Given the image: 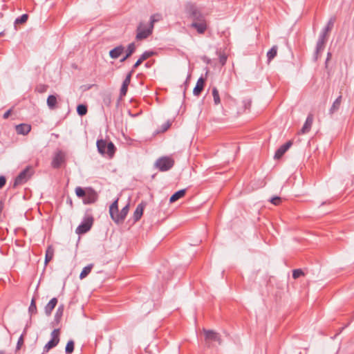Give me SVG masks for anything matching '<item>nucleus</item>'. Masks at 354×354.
<instances>
[{
    "label": "nucleus",
    "instance_id": "f257e3e1",
    "mask_svg": "<svg viewBox=\"0 0 354 354\" xmlns=\"http://www.w3.org/2000/svg\"><path fill=\"white\" fill-rule=\"evenodd\" d=\"M129 210V204H127L119 212L118 198H117L109 207V214L111 218L116 223H122L126 218Z\"/></svg>",
    "mask_w": 354,
    "mask_h": 354
},
{
    "label": "nucleus",
    "instance_id": "f03ea898",
    "mask_svg": "<svg viewBox=\"0 0 354 354\" xmlns=\"http://www.w3.org/2000/svg\"><path fill=\"white\" fill-rule=\"evenodd\" d=\"M98 151L102 155H106L112 158L115 153V147L112 142H107L106 140H100L97 142Z\"/></svg>",
    "mask_w": 354,
    "mask_h": 354
},
{
    "label": "nucleus",
    "instance_id": "7ed1b4c3",
    "mask_svg": "<svg viewBox=\"0 0 354 354\" xmlns=\"http://www.w3.org/2000/svg\"><path fill=\"white\" fill-rule=\"evenodd\" d=\"M186 11L193 21L205 20L201 9L194 3H188L186 6Z\"/></svg>",
    "mask_w": 354,
    "mask_h": 354
},
{
    "label": "nucleus",
    "instance_id": "20e7f679",
    "mask_svg": "<svg viewBox=\"0 0 354 354\" xmlns=\"http://www.w3.org/2000/svg\"><path fill=\"white\" fill-rule=\"evenodd\" d=\"M153 28L152 25L147 26L145 24L140 23L137 28L136 39L142 40L148 37L151 34Z\"/></svg>",
    "mask_w": 354,
    "mask_h": 354
},
{
    "label": "nucleus",
    "instance_id": "39448f33",
    "mask_svg": "<svg viewBox=\"0 0 354 354\" xmlns=\"http://www.w3.org/2000/svg\"><path fill=\"white\" fill-rule=\"evenodd\" d=\"M51 339L44 346L43 352L48 353L51 348L55 347L59 342L60 330L55 329L50 334Z\"/></svg>",
    "mask_w": 354,
    "mask_h": 354
},
{
    "label": "nucleus",
    "instance_id": "423d86ee",
    "mask_svg": "<svg viewBox=\"0 0 354 354\" xmlns=\"http://www.w3.org/2000/svg\"><path fill=\"white\" fill-rule=\"evenodd\" d=\"M32 168L30 166L27 167L15 178L14 186L16 187L26 183L32 174Z\"/></svg>",
    "mask_w": 354,
    "mask_h": 354
},
{
    "label": "nucleus",
    "instance_id": "0eeeda50",
    "mask_svg": "<svg viewBox=\"0 0 354 354\" xmlns=\"http://www.w3.org/2000/svg\"><path fill=\"white\" fill-rule=\"evenodd\" d=\"M203 333L205 335V340L206 343L208 344V346H210L214 342H218L219 344H221V339L218 333L212 330L203 329Z\"/></svg>",
    "mask_w": 354,
    "mask_h": 354
},
{
    "label": "nucleus",
    "instance_id": "6e6552de",
    "mask_svg": "<svg viewBox=\"0 0 354 354\" xmlns=\"http://www.w3.org/2000/svg\"><path fill=\"white\" fill-rule=\"evenodd\" d=\"M174 160L168 157H163L158 159L156 162V166L160 171H167L174 165Z\"/></svg>",
    "mask_w": 354,
    "mask_h": 354
},
{
    "label": "nucleus",
    "instance_id": "1a4fd4ad",
    "mask_svg": "<svg viewBox=\"0 0 354 354\" xmlns=\"http://www.w3.org/2000/svg\"><path fill=\"white\" fill-rule=\"evenodd\" d=\"M93 223V218H91V217L86 218V219H84L83 223L77 227V229L75 230L76 233L78 234H84V233L87 232L91 228Z\"/></svg>",
    "mask_w": 354,
    "mask_h": 354
},
{
    "label": "nucleus",
    "instance_id": "9d476101",
    "mask_svg": "<svg viewBox=\"0 0 354 354\" xmlns=\"http://www.w3.org/2000/svg\"><path fill=\"white\" fill-rule=\"evenodd\" d=\"M65 160V155L62 151H58L55 153L52 165L53 167H59Z\"/></svg>",
    "mask_w": 354,
    "mask_h": 354
},
{
    "label": "nucleus",
    "instance_id": "9b49d317",
    "mask_svg": "<svg viewBox=\"0 0 354 354\" xmlns=\"http://www.w3.org/2000/svg\"><path fill=\"white\" fill-rule=\"evenodd\" d=\"M96 192L91 188H87V192L83 201L85 204H89L94 203L97 199Z\"/></svg>",
    "mask_w": 354,
    "mask_h": 354
},
{
    "label": "nucleus",
    "instance_id": "f8f14e48",
    "mask_svg": "<svg viewBox=\"0 0 354 354\" xmlns=\"http://www.w3.org/2000/svg\"><path fill=\"white\" fill-rule=\"evenodd\" d=\"M191 26L195 28L199 34H203L207 29V23L205 20L193 21Z\"/></svg>",
    "mask_w": 354,
    "mask_h": 354
},
{
    "label": "nucleus",
    "instance_id": "ddd939ff",
    "mask_svg": "<svg viewBox=\"0 0 354 354\" xmlns=\"http://www.w3.org/2000/svg\"><path fill=\"white\" fill-rule=\"evenodd\" d=\"M313 122V115L312 113H310L308 115L303 127L300 130V133L302 134H305V133L309 132V131L311 129Z\"/></svg>",
    "mask_w": 354,
    "mask_h": 354
},
{
    "label": "nucleus",
    "instance_id": "4468645a",
    "mask_svg": "<svg viewBox=\"0 0 354 354\" xmlns=\"http://www.w3.org/2000/svg\"><path fill=\"white\" fill-rule=\"evenodd\" d=\"M133 73V71L129 72L128 73V75H127L125 80L123 82L121 90H120V95L122 96H124L126 95L127 92L128 86H129V85L130 84L131 78V75H132Z\"/></svg>",
    "mask_w": 354,
    "mask_h": 354
},
{
    "label": "nucleus",
    "instance_id": "2eb2a0df",
    "mask_svg": "<svg viewBox=\"0 0 354 354\" xmlns=\"http://www.w3.org/2000/svg\"><path fill=\"white\" fill-rule=\"evenodd\" d=\"M292 145V142L288 141L286 144L281 146L276 151L274 154V158L275 159H279L284 153Z\"/></svg>",
    "mask_w": 354,
    "mask_h": 354
},
{
    "label": "nucleus",
    "instance_id": "dca6fc26",
    "mask_svg": "<svg viewBox=\"0 0 354 354\" xmlns=\"http://www.w3.org/2000/svg\"><path fill=\"white\" fill-rule=\"evenodd\" d=\"M15 129L18 134L27 135L31 130V126L28 124H21L17 125Z\"/></svg>",
    "mask_w": 354,
    "mask_h": 354
},
{
    "label": "nucleus",
    "instance_id": "f3484780",
    "mask_svg": "<svg viewBox=\"0 0 354 354\" xmlns=\"http://www.w3.org/2000/svg\"><path fill=\"white\" fill-rule=\"evenodd\" d=\"M124 50V48L123 46H118L111 50H110L109 55L112 59H117L123 53Z\"/></svg>",
    "mask_w": 354,
    "mask_h": 354
},
{
    "label": "nucleus",
    "instance_id": "a211bd4d",
    "mask_svg": "<svg viewBox=\"0 0 354 354\" xmlns=\"http://www.w3.org/2000/svg\"><path fill=\"white\" fill-rule=\"evenodd\" d=\"M145 206V205L143 203H141L137 206L133 216L134 222H136L138 220H140V218L142 216Z\"/></svg>",
    "mask_w": 354,
    "mask_h": 354
},
{
    "label": "nucleus",
    "instance_id": "6ab92c4d",
    "mask_svg": "<svg viewBox=\"0 0 354 354\" xmlns=\"http://www.w3.org/2000/svg\"><path fill=\"white\" fill-rule=\"evenodd\" d=\"M205 85V80L203 77H200L194 88L193 93L195 95L198 96L203 91Z\"/></svg>",
    "mask_w": 354,
    "mask_h": 354
},
{
    "label": "nucleus",
    "instance_id": "aec40b11",
    "mask_svg": "<svg viewBox=\"0 0 354 354\" xmlns=\"http://www.w3.org/2000/svg\"><path fill=\"white\" fill-rule=\"evenodd\" d=\"M57 304V299L56 298H53L47 304L45 307V313L47 315H50L55 308Z\"/></svg>",
    "mask_w": 354,
    "mask_h": 354
},
{
    "label": "nucleus",
    "instance_id": "412c9836",
    "mask_svg": "<svg viewBox=\"0 0 354 354\" xmlns=\"http://www.w3.org/2000/svg\"><path fill=\"white\" fill-rule=\"evenodd\" d=\"M153 55V52H145L138 60L133 65V68L138 67L145 60L147 59Z\"/></svg>",
    "mask_w": 354,
    "mask_h": 354
},
{
    "label": "nucleus",
    "instance_id": "4be33fe9",
    "mask_svg": "<svg viewBox=\"0 0 354 354\" xmlns=\"http://www.w3.org/2000/svg\"><path fill=\"white\" fill-rule=\"evenodd\" d=\"M186 193V189H180L176 193H174L169 198L170 203H174L179 200L180 198H182L185 196Z\"/></svg>",
    "mask_w": 354,
    "mask_h": 354
},
{
    "label": "nucleus",
    "instance_id": "5701e85b",
    "mask_svg": "<svg viewBox=\"0 0 354 354\" xmlns=\"http://www.w3.org/2000/svg\"><path fill=\"white\" fill-rule=\"evenodd\" d=\"M136 48V44L134 43H131L128 45L127 54L126 55L121 59V62L125 61L127 58H129L135 51Z\"/></svg>",
    "mask_w": 354,
    "mask_h": 354
},
{
    "label": "nucleus",
    "instance_id": "b1692460",
    "mask_svg": "<svg viewBox=\"0 0 354 354\" xmlns=\"http://www.w3.org/2000/svg\"><path fill=\"white\" fill-rule=\"evenodd\" d=\"M278 48L277 46H273L271 49L267 53V58L268 63L271 62L277 55Z\"/></svg>",
    "mask_w": 354,
    "mask_h": 354
},
{
    "label": "nucleus",
    "instance_id": "393cba45",
    "mask_svg": "<svg viewBox=\"0 0 354 354\" xmlns=\"http://www.w3.org/2000/svg\"><path fill=\"white\" fill-rule=\"evenodd\" d=\"M54 256V249L50 245L48 247L46 252V257H45V264H47L53 258Z\"/></svg>",
    "mask_w": 354,
    "mask_h": 354
},
{
    "label": "nucleus",
    "instance_id": "a878e982",
    "mask_svg": "<svg viewBox=\"0 0 354 354\" xmlns=\"http://www.w3.org/2000/svg\"><path fill=\"white\" fill-rule=\"evenodd\" d=\"M47 104L50 109H53L55 108L57 104V98L55 95H49L47 98Z\"/></svg>",
    "mask_w": 354,
    "mask_h": 354
},
{
    "label": "nucleus",
    "instance_id": "bb28decb",
    "mask_svg": "<svg viewBox=\"0 0 354 354\" xmlns=\"http://www.w3.org/2000/svg\"><path fill=\"white\" fill-rule=\"evenodd\" d=\"M93 267V264H90V265L86 266L85 268H84L82 271L81 272V273L80 274V279H83L85 277H86L87 275L91 272Z\"/></svg>",
    "mask_w": 354,
    "mask_h": 354
},
{
    "label": "nucleus",
    "instance_id": "cd10ccee",
    "mask_svg": "<svg viewBox=\"0 0 354 354\" xmlns=\"http://www.w3.org/2000/svg\"><path fill=\"white\" fill-rule=\"evenodd\" d=\"M212 96L214 98V104L216 105L219 104L221 103V98H220L218 91L216 87L212 88Z\"/></svg>",
    "mask_w": 354,
    "mask_h": 354
},
{
    "label": "nucleus",
    "instance_id": "c85d7f7f",
    "mask_svg": "<svg viewBox=\"0 0 354 354\" xmlns=\"http://www.w3.org/2000/svg\"><path fill=\"white\" fill-rule=\"evenodd\" d=\"M340 104H341V97H339L333 102V104L330 109V112L331 113H333L335 111H336L339 108Z\"/></svg>",
    "mask_w": 354,
    "mask_h": 354
},
{
    "label": "nucleus",
    "instance_id": "c756f323",
    "mask_svg": "<svg viewBox=\"0 0 354 354\" xmlns=\"http://www.w3.org/2000/svg\"><path fill=\"white\" fill-rule=\"evenodd\" d=\"M325 36L324 35H323L322 36V37L319 39V40L317 42V53H319L320 50H322L324 46V44H325Z\"/></svg>",
    "mask_w": 354,
    "mask_h": 354
},
{
    "label": "nucleus",
    "instance_id": "7c9ffc66",
    "mask_svg": "<svg viewBox=\"0 0 354 354\" xmlns=\"http://www.w3.org/2000/svg\"><path fill=\"white\" fill-rule=\"evenodd\" d=\"M86 192H87V188L85 189H82L80 187H77L75 188V194L80 198L84 197L86 194Z\"/></svg>",
    "mask_w": 354,
    "mask_h": 354
},
{
    "label": "nucleus",
    "instance_id": "2f4dec72",
    "mask_svg": "<svg viewBox=\"0 0 354 354\" xmlns=\"http://www.w3.org/2000/svg\"><path fill=\"white\" fill-rule=\"evenodd\" d=\"M77 112L80 115L83 116L87 113V107L85 105L80 104L77 107Z\"/></svg>",
    "mask_w": 354,
    "mask_h": 354
},
{
    "label": "nucleus",
    "instance_id": "473e14b6",
    "mask_svg": "<svg viewBox=\"0 0 354 354\" xmlns=\"http://www.w3.org/2000/svg\"><path fill=\"white\" fill-rule=\"evenodd\" d=\"M162 17L161 14L156 13V14L153 15L151 17V24H150V25H152V27L153 28L154 23L160 21L162 19Z\"/></svg>",
    "mask_w": 354,
    "mask_h": 354
},
{
    "label": "nucleus",
    "instance_id": "72a5a7b5",
    "mask_svg": "<svg viewBox=\"0 0 354 354\" xmlns=\"http://www.w3.org/2000/svg\"><path fill=\"white\" fill-rule=\"evenodd\" d=\"M74 351V342L73 340H70L68 342L66 346V353L71 354Z\"/></svg>",
    "mask_w": 354,
    "mask_h": 354
},
{
    "label": "nucleus",
    "instance_id": "f704fd0d",
    "mask_svg": "<svg viewBox=\"0 0 354 354\" xmlns=\"http://www.w3.org/2000/svg\"><path fill=\"white\" fill-rule=\"evenodd\" d=\"M334 23H335V19L330 18L327 24L326 28H325V30L324 32V35H326L327 34V32H329L333 28Z\"/></svg>",
    "mask_w": 354,
    "mask_h": 354
},
{
    "label": "nucleus",
    "instance_id": "c9c22d12",
    "mask_svg": "<svg viewBox=\"0 0 354 354\" xmlns=\"http://www.w3.org/2000/svg\"><path fill=\"white\" fill-rule=\"evenodd\" d=\"M304 272L301 269H296L294 270L292 272V277L294 279H297L300 277L301 276H304Z\"/></svg>",
    "mask_w": 354,
    "mask_h": 354
},
{
    "label": "nucleus",
    "instance_id": "e433bc0d",
    "mask_svg": "<svg viewBox=\"0 0 354 354\" xmlns=\"http://www.w3.org/2000/svg\"><path fill=\"white\" fill-rule=\"evenodd\" d=\"M62 314H63V308L62 307H59L57 312H56V314H55V320L57 323L59 322V320L62 316Z\"/></svg>",
    "mask_w": 354,
    "mask_h": 354
},
{
    "label": "nucleus",
    "instance_id": "4c0bfd02",
    "mask_svg": "<svg viewBox=\"0 0 354 354\" xmlns=\"http://www.w3.org/2000/svg\"><path fill=\"white\" fill-rule=\"evenodd\" d=\"M270 202L274 205H279L281 203V199L279 196H275L270 199Z\"/></svg>",
    "mask_w": 354,
    "mask_h": 354
},
{
    "label": "nucleus",
    "instance_id": "58836bf2",
    "mask_svg": "<svg viewBox=\"0 0 354 354\" xmlns=\"http://www.w3.org/2000/svg\"><path fill=\"white\" fill-rule=\"evenodd\" d=\"M29 310L30 312H36V310H37L35 301L34 299H32V301H31V304H30V306L29 307Z\"/></svg>",
    "mask_w": 354,
    "mask_h": 354
},
{
    "label": "nucleus",
    "instance_id": "ea45409f",
    "mask_svg": "<svg viewBox=\"0 0 354 354\" xmlns=\"http://www.w3.org/2000/svg\"><path fill=\"white\" fill-rule=\"evenodd\" d=\"M23 344H24V335H22L18 339L17 345V350H19L21 346L23 345Z\"/></svg>",
    "mask_w": 354,
    "mask_h": 354
},
{
    "label": "nucleus",
    "instance_id": "a19ab883",
    "mask_svg": "<svg viewBox=\"0 0 354 354\" xmlns=\"http://www.w3.org/2000/svg\"><path fill=\"white\" fill-rule=\"evenodd\" d=\"M28 19V15H23L19 19H17V22L19 23H24Z\"/></svg>",
    "mask_w": 354,
    "mask_h": 354
},
{
    "label": "nucleus",
    "instance_id": "79ce46f5",
    "mask_svg": "<svg viewBox=\"0 0 354 354\" xmlns=\"http://www.w3.org/2000/svg\"><path fill=\"white\" fill-rule=\"evenodd\" d=\"M170 125L171 124L169 121L165 122L162 125V132L167 131L169 128Z\"/></svg>",
    "mask_w": 354,
    "mask_h": 354
},
{
    "label": "nucleus",
    "instance_id": "37998d69",
    "mask_svg": "<svg viewBox=\"0 0 354 354\" xmlns=\"http://www.w3.org/2000/svg\"><path fill=\"white\" fill-rule=\"evenodd\" d=\"M220 63L223 66L227 61V56L225 55H221L219 58Z\"/></svg>",
    "mask_w": 354,
    "mask_h": 354
},
{
    "label": "nucleus",
    "instance_id": "c03bdc74",
    "mask_svg": "<svg viewBox=\"0 0 354 354\" xmlns=\"http://www.w3.org/2000/svg\"><path fill=\"white\" fill-rule=\"evenodd\" d=\"M6 180L5 177L0 176V189H1L6 184Z\"/></svg>",
    "mask_w": 354,
    "mask_h": 354
},
{
    "label": "nucleus",
    "instance_id": "a18cd8bd",
    "mask_svg": "<svg viewBox=\"0 0 354 354\" xmlns=\"http://www.w3.org/2000/svg\"><path fill=\"white\" fill-rule=\"evenodd\" d=\"M11 111H11L10 109V110H8V111H7L3 114V118H4V119H7V118L10 116V115L11 114Z\"/></svg>",
    "mask_w": 354,
    "mask_h": 354
},
{
    "label": "nucleus",
    "instance_id": "49530a36",
    "mask_svg": "<svg viewBox=\"0 0 354 354\" xmlns=\"http://www.w3.org/2000/svg\"><path fill=\"white\" fill-rule=\"evenodd\" d=\"M3 209V203L1 201H0V214L2 212Z\"/></svg>",
    "mask_w": 354,
    "mask_h": 354
},
{
    "label": "nucleus",
    "instance_id": "de8ad7c7",
    "mask_svg": "<svg viewBox=\"0 0 354 354\" xmlns=\"http://www.w3.org/2000/svg\"><path fill=\"white\" fill-rule=\"evenodd\" d=\"M0 354H3L2 352H0Z\"/></svg>",
    "mask_w": 354,
    "mask_h": 354
}]
</instances>
